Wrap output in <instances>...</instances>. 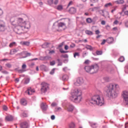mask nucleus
<instances>
[{
  "label": "nucleus",
  "mask_w": 128,
  "mask_h": 128,
  "mask_svg": "<svg viewBox=\"0 0 128 128\" xmlns=\"http://www.w3.org/2000/svg\"><path fill=\"white\" fill-rule=\"evenodd\" d=\"M14 18L10 20L11 24L14 28V32L18 34L28 32L30 28V23L26 22L22 18H18V20L12 21Z\"/></svg>",
  "instance_id": "nucleus-1"
},
{
  "label": "nucleus",
  "mask_w": 128,
  "mask_h": 128,
  "mask_svg": "<svg viewBox=\"0 0 128 128\" xmlns=\"http://www.w3.org/2000/svg\"><path fill=\"white\" fill-rule=\"evenodd\" d=\"M120 88L118 84H110L105 88V92L110 98H116Z\"/></svg>",
  "instance_id": "nucleus-2"
},
{
  "label": "nucleus",
  "mask_w": 128,
  "mask_h": 128,
  "mask_svg": "<svg viewBox=\"0 0 128 128\" xmlns=\"http://www.w3.org/2000/svg\"><path fill=\"white\" fill-rule=\"evenodd\" d=\"M70 99L72 102H73L79 104V102H81L82 100V92L80 90H76L72 92Z\"/></svg>",
  "instance_id": "nucleus-3"
},
{
  "label": "nucleus",
  "mask_w": 128,
  "mask_h": 128,
  "mask_svg": "<svg viewBox=\"0 0 128 128\" xmlns=\"http://www.w3.org/2000/svg\"><path fill=\"white\" fill-rule=\"evenodd\" d=\"M90 104L102 106L104 104V98L98 94L94 95L90 100Z\"/></svg>",
  "instance_id": "nucleus-4"
},
{
  "label": "nucleus",
  "mask_w": 128,
  "mask_h": 128,
  "mask_svg": "<svg viewBox=\"0 0 128 128\" xmlns=\"http://www.w3.org/2000/svg\"><path fill=\"white\" fill-rule=\"evenodd\" d=\"M100 67L97 64H94L90 66H85L84 70L88 74H96L98 72Z\"/></svg>",
  "instance_id": "nucleus-5"
},
{
  "label": "nucleus",
  "mask_w": 128,
  "mask_h": 128,
  "mask_svg": "<svg viewBox=\"0 0 128 128\" xmlns=\"http://www.w3.org/2000/svg\"><path fill=\"white\" fill-rule=\"evenodd\" d=\"M66 24L64 22L54 23L53 26V28L58 32H60L64 30Z\"/></svg>",
  "instance_id": "nucleus-6"
},
{
  "label": "nucleus",
  "mask_w": 128,
  "mask_h": 128,
  "mask_svg": "<svg viewBox=\"0 0 128 128\" xmlns=\"http://www.w3.org/2000/svg\"><path fill=\"white\" fill-rule=\"evenodd\" d=\"M122 96L124 102L128 106V91L124 90L122 93Z\"/></svg>",
  "instance_id": "nucleus-7"
},
{
  "label": "nucleus",
  "mask_w": 128,
  "mask_h": 128,
  "mask_svg": "<svg viewBox=\"0 0 128 128\" xmlns=\"http://www.w3.org/2000/svg\"><path fill=\"white\" fill-rule=\"evenodd\" d=\"M82 84H84V79L82 78H77L74 82V84L76 86H80Z\"/></svg>",
  "instance_id": "nucleus-8"
},
{
  "label": "nucleus",
  "mask_w": 128,
  "mask_h": 128,
  "mask_svg": "<svg viewBox=\"0 0 128 128\" xmlns=\"http://www.w3.org/2000/svg\"><path fill=\"white\" fill-rule=\"evenodd\" d=\"M48 90V85L46 83L42 82L40 90L42 92H46Z\"/></svg>",
  "instance_id": "nucleus-9"
},
{
  "label": "nucleus",
  "mask_w": 128,
  "mask_h": 128,
  "mask_svg": "<svg viewBox=\"0 0 128 128\" xmlns=\"http://www.w3.org/2000/svg\"><path fill=\"white\" fill-rule=\"evenodd\" d=\"M6 28V22H4V20H0V32H4Z\"/></svg>",
  "instance_id": "nucleus-10"
},
{
  "label": "nucleus",
  "mask_w": 128,
  "mask_h": 128,
  "mask_svg": "<svg viewBox=\"0 0 128 128\" xmlns=\"http://www.w3.org/2000/svg\"><path fill=\"white\" fill-rule=\"evenodd\" d=\"M36 91L34 90V89L32 88H28L27 90L26 91V93L28 94V96H32V94H34V92Z\"/></svg>",
  "instance_id": "nucleus-11"
},
{
  "label": "nucleus",
  "mask_w": 128,
  "mask_h": 128,
  "mask_svg": "<svg viewBox=\"0 0 128 128\" xmlns=\"http://www.w3.org/2000/svg\"><path fill=\"white\" fill-rule=\"evenodd\" d=\"M5 120L8 122H12L14 120V117L12 115H8L6 116Z\"/></svg>",
  "instance_id": "nucleus-12"
},
{
  "label": "nucleus",
  "mask_w": 128,
  "mask_h": 128,
  "mask_svg": "<svg viewBox=\"0 0 128 128\" xmlns=\"http://www.w3.org/2000/svg\"><path fill=\"white\" fill-rule=\"evenodd\" d=\"M66 108L68 112H72V110H74V107L72 104L67 105Z\"/></svg>",
  "instance_id": "nucleus-13"
},
{
  "label": "nucleus",
  "mask_w": 128,
  "mask_h": 128,
  "mask_svg": "<svg viewBox=\"0 0 128 128\" xmlns=\"http://www.w3.org/2000/svg\"><path fill=\"white\" fill-rule=\"evenodd\" d=\"M28 126V124L26 122H22L20 124L21 128H27Z\"/></svg>",
  "instance_id": "nucleus-14"
},
{
  "label": "nucleus",
  "mask_w": 128,
  "mask_h": 128,
  "mask_svg": "<svg viewBox=\"0 0 128 128\" xmlns=\"http://www.w3.org/2000/svg\"><path fill=\"white\" fill-rule=\"evenodd\" d=\"M40 106H41V108H42L43 110H46L48 108V105H46V104L44 102L41 104Z\"/></svg>",
  "instance_id": "nucleus-15"
},
{
  "label": "nucleus",
  "mask_w": 128,
  "mask_h": 128,
  "mask_svg": "<svg viewBox=\"0 0 128 128\" xmlns=\"http://www.w3.org/2000/svg\"><path fill=\"white\" fill-rule=\"evenodd\" d=\"M69 12H70V14H76V8H74L72 7L70 8L69 10Z\"/></svg>",
  "instance_id": "nucleus-16"
},
{
  "label": "nucleus",
  "mask_w": 128,
  "mask_h": 128,
  "mask_svg": "<svg viewBox=\"0 0 128 128\" xmlns=\"http://www.w3.org/2000/svg\"><path fill=\"white\" fill-rule=\"evenodd\" d=\"M114 38L112 37L108 38L106 40V42H108V44H112V42H114Z\"/></svg>",
  "instance_id": "nucleus-17"
},
{
  "label": "nucleus",
  "mask_w": 128,
  "mask_h": 128,
  "mask_svg": "<svg viewBox=\"0 0 128 128\" xmlns=\"http://www.w3.org/2000/svg\"><path fill=\"white\" fill-rule=\"evenodd\" d=\"M20 104H22V106H26V104H27L26 100L24 98H22L20 100Z\"/></svg>",
  "instance_id": "nucleus-18"
},
{
  "label": "nucleus",
  "mask_w": 128,
  "mask_h": 128,
  "mask_svg": "<svg viewBox=\"0 0 128 128\" xmlns=\"http://www.w3.org/2000/svg\"><path fill=\"white\" fill-rule=\"evenodd\" d=\"M20 44H22V46H30V42L22 41V42H20Z\"/></svg>",
  "instance_id": "nucleus-19"
},
{
  "label": "nucleus",
  "mask_w": 128,
  "mask_h": 128,
  "mask_svg": "<svg viewBox=\"0 0 128 128\" xmlns=\"http://www.w3.org/2000/svg\"><path fill=\"white\" fill-rule=\"evenodd\" d=\"M90 126L91 128H98V124H96V122H90Z\"/></svg>",
  "instance_id": "nucleus-20"
},
{
  "label": "nucleus",
  "mask_w": 128,
  "mask_h": 128,
  "mask_svg": "<svg viewBox=\"0 0 128 128\" xmlns=\"http://www.w3.org/2000/svg\"><path fill=\"white\" fill-rule=\"evenodd\" d=\"M18 52V50H16V49H12L10 51V54H16V52Z\"/></svg>",
  "instance_id": "nucleus-21"
},
{
  "label": "nucleus",
  "mask_w": 128,
  "mask_h": 128,
  "mask_svg": "<svg viewBox=\"0 0 128 128\" xmlns=\"http://www.w3.org/2000/svg\"><path fill=\"white\" fill-rule=\"evenodd\" d=\"M85 32L86 34H88V36H92V34H94V32L90 30H86Z\"/></svg>",
  "instance_id": "nucleus-22"
},
{
  "label": "nucleus",
  "mask_w": 128,
  "mask_h": 128,
  "mask_svg": "<svg viewBox=\"0 0 128 128\" xmlns=\"http://www.w3.org/2000/svg\"><path fill=\"white\" fill-rule=\"evenodd\" d=\"M85 48L86 50H94V48L90 45H86Z\"/></svg>",
  "instance_id": "nucleus-23"
},
{
  "label": "nucleus",
  "mask_w": 128,
  "mask_h": 128,
  "mask_svg": "<svg viewBox=\"0 0 128 128\" xmlns=\"http://www.w3.org/2000/svg\"><path fill=\"white\" fill-rule=\"evenodd\" d=\"M62 80H68V75H64L62 76Z\"/></svg>",
  "instance_id": "nucleus-24"
},
{
  "label": "nucleus",
  "mask_w": 128,
  "mask_h": 128,
  "mask_svg": "<svg viewBox=\"0 0 128 128\" xmlns=\"http://www.w3.org/2000/svg\"><path fill=\"white\" fill-rule=\"evenodd\" d=\"M70 128H76V124L74 122H71L69 125Z\"/></svg>",
  "instance_id": "nucleus-25"
},
{
  "label": "nucleus",
  "mask_w": 128,
  "mask_h": 128,
  "mask_svg": "<svg viewBox=\"0 0 128 128\" xmlns=\"http://www.w3.org/2000/svg\"><path fill=\"white\" fill-rule=\"evenodd\" d=\"M110 6H112V4L109 2L104 4L105 8H108Z\"/></svg>",
  "instance_id": "nucleus-26"
},
{
  "label": "nucleus",
  "mask_w": 128,
  "mask_h": 128,
  "mask_svg": "<svg viewBox=\"0 0 128 128\" xmlns=\"http://www.w3.org/2000/svg\"><path fill=\"white\" fill-rule=\"evenodd\" d=\"M56 8L58 10H64V8L62 5L58 6Z\"/></svg>",
  "instance_id": "nucleus-27"
},
{
  "label": "nucleus",
  "mask_w": 128,
  "mask_h": 128,
  "mask_svg": "<svg viewBox=\"0 0 128 128\" xmlns=\"http://www.w3.org/2000/svg\"><path fill=\"white\" fill-rule=\"evenodd\" d=\"M116 2L118 4H124V0H120L116 1Z\"/></svg>",
  "instance_id": "nucleus-28"
},
{
  "label": "nucleus",
  "mask_w": 128,
  "mask_h": 128,
  "mask_svg": "<svg viewBox=\"0 0 128 128\" xmlns=\"http://www.w3.org/2000/svg\"><path fill=\"white\" fill-rule=\"evenodd\" d=\"M86 22H88V24H90L91 22H92V18H88L86 20Z\"/></svg>",
  "instance_id": "nucleus-29"
},
{
  "label": "nucleus",
  "mask_w": 128,
  "mask_h": 128,
  "mask_svg": "<svg viewBox=\"0 0 128 128\" xmlns=\"http://www.w3.org/2000/svg\"><path fill=\"white\" fill-rule=\"evenodd\" d=\"M119 62H124V57L122 56L119 58Z\"/></svg>",
  "instance_id": "nucleus-30"
},
{
  "label": "nucleus",
  "mask_w": 128,
  "mask_h": 128,
  "mask_svg": "<svg viewBox=\"0 0 128 128\" xmlns=\"http://www.w3.org/2000/svg\"><path fill=\"white\" fill-rule=\"evenodd\" d=\"M48 43H45L42 46V48H48Z\"/></svg>",
  "instance_id": "nucleus-31"
},
{
  "label": "nucleus",
  "mask_w": 128,
  "mask_h": 128,
  "mask_svg": "<svg viewBox=\"0 0 128 128\" xmlns=\"http://www.w3.org/2000/svg\"><path fill=\"white\" fill-rule=\"evenodd\" d=\"M16 46V42H13L10 44L9 46L10 48H12V46Z\"/></svg>",
  "instance_id": "nucleus-32"
},
{
  "label": "nucleus",
  "mask_w": 128,
  "mask_h": 128,
  "mask_svg": "<svg viewBox=\"0 0 128 128\" xmlns=\"http://www.w3.org/2000/svg\"><path fill=\"white\" fill-rule=\"evenodd\" d=\"M28 82H30V78H26L25 80L24 84H28Z\"/></svg>",
  "instance_id": "nucleus-33"
},
{
  "label": "nucleus",
  "mask_w": 128,
  "mask_h": 128,
  "mask_svg": "<svg viewBox=\"0 0 128 128\" xmlns=\"http://www.w3.org/2000/svg\"><path fill=\"white\" fill-rule=\"evenodd\" d=\"M104 80L106 82H110V78L107 77V76L104 77Z\"/></svg>",
  "instance_id": "nucleus-34"
},
{
  "label": "nucleus",
  "mask_w": 128,
  "mask_h": 128,
  "mask_svg": "<svg viewBox=\"0 0 128 128\" xmlns=\"http://www.w3.org/2000/svg\"><path fill=\"white\" fill-rule=\"evenodd\" d=\"M74 58H76V56H80V53L78 52H75L74 54Z\"/></svg>",
  "instance_id": "nucleus-35"
},
{
  "label": "nucleus",
  "mask_w": 128,
  "mask_h": 128,
  "mask_svg": "<svg viewBox=\"0 0 128 128\" xmlns=\"http://www.w3.org/2000/svg\"><path fill=\"white\" fill-rule=\"evenodd\" d=\"M97 56H100V54H102V51H97L96 52Z\"/></svg>",
  "instance_id": "nucleus-36"
},
{
  "label": "nucleus",
  "mask_w": 128,
  "mask_h": 128,
  "mask_svg": "<svg viewBox=\"0 0 128 128\" xmlns=\"http://www.w3.org/2000/svg\"><path fill=\"white\" fill-rule=\"evenodd\" d=\"M26 72V70L21 69L18 70V72H19V74H22V72Z\"/></svg>",
  "instance_id": "nucleus-37"
},
{
  "label": "nucleus",
  "mask_w": 128,
  "mask_h": 128,
  "mask_svg": "<svg viewBox=\"0 0 128 128\" xmlns=\"http://www.w3.org/2000/svg\"><path fill=\"white\" fill-rule=\"evenodd\" d=\"M56 112H60L62 110V108L60 107H58L55 109Z\"/></svg>",
  "instance_id": "nucleus-38"
},
{
  "label": "nucleus",
  "mask_w": 128,
  "mask_h": 128,
  "mask_svg": "<svg viewBox=\"0 0 128 128\" xmlns=\"http://www.w3.org/2000/svg\"><path fill=\"white\" fill-rule=\"evenodd\" d=\"M48 2L49 4H54V0H48Z\"/></svg>",
  "instance_id": "nucleus-39"
},
{
  "label": "nucleus",
  "mask_w": 128,
  "mask_h": 128,
  "mask_svg": "<svg viewBox=\"0 0 128 128\" xmlns=\"http://www.w3.org/2000/svg\"><path fill=\"white\" fill-rule=\"evenodd\" d=\"M6 68H12V64H10L8 63L6 64Z\"/></svg>",
  "instance_id": "nucleus-40"
},
{
  "label": "nucleus",
  "mask_w": 128,
  "mask_h": 128,
  "mask_svg": "<svg viewBox=\"0 0 128 128\" xmlns=\"http://www.w3.org/2000/svg\"><path fill=\"white\" fill-rule=\"evenodd\" d=\"M56 64V61L53 60L50 62V66H54Z\"/></svg>",
  "instance_id": "nucleus-41"
},
{
  "label": "nucleus",
  "mask_w": 128,
  "mask_h": 128,
  "mask_svg": "<svg viewBox=\"0 0 128 128\" xmlns=\"http://www.w3.org/2000/svg\"><path fill=\"white\" fill-rule=\"evenodd\" d=\"M90 10H91L92 12H94V10H98V8L94 7V8H91Z\"/></svg>",
  "instance_id": "nucleus-42"
},
{
  "label": "nucleus",
  "mask_w": 128,
  "mask_h": 128,
  "mask_svg": "<svg viewBox=\"0 0 128 128\" xmlns=\"http://www.w3.org/2000/svg\"><path fill=\"white\" fill-rule=\"evenodd\" d=\"M90 60H86L84 62V64H90Z\"/></svg>",
  "instance_id": "nucleus-43"
},
{
  "label": "nucleus",
  "mask_w": 128,
  "mask_h": 128,
  "mask_svg": "<svg viewBox=\"0 0 128 128\" xmlns=\"http://www.w3.org/2000/svg\"><path fill=\"white\" fill-rule=\"evenodd\" d=\"M22 116L23 118H26V116H28V114L24 112L22 114Z\"/></svg>",
  "instance_id": "nucleus-44"
},
{
  "label": "nucleus",
  "mask_w": 128,
  "mask_h": 128,
  "mask_svg": "<svg viewBox=\"0 0 128 128\" xmlns=\"http://www.w3.org/2000/svg\"><path fill=\"white\" fill-rule=\"evenodd\" d=\"M26 64H23L22 65V70H26Z\"/></svg>",
  "instance_id": "nucleus-45"
},
{
  "label": "nucleus",
  "mask_w": 128,
  "mask_h": 128,
  "mask_svg": "<svg viewBox=\"0 0 128 128\" xmlns=\"http://www.w3.org/2000/svg\"><path fill=\"white\" fill-rule=\"evenodd\" d=\"M125 72H126V74H128V65L125 67Z\"/></svg>",
  "instance_id": "nucleus-46"
},
{
  "label": "nucleus",
  "mask_w": 128,
  "mask_h": 128,
  "mask_svg": "<svg viewBox=\"0 0 128 128\" xmlns=\"http://www.w3.org/2000/svg\"><path fill=\"white\" fill-rule=\"evenodd\" d=\"M2 74H8V72L6 70H2Z\"/></svg>",
  "instance_id": "nucleus-47"
},
{
  "label": "nucleus",
  "mask_w": 128,
  "mask_h": 128,
  "mask_svg": "<svg viewBox=\"0 0 128 128\" xmlns=\"http://www.w3.org/2000/svg\"><path fill=\"white\" fill-rule=\"evenodd\" d=\"M54 52H56L54 50H50V52H49V54H54Z\"/></svg>",
  "instance_id": "nucleus-48"
},
{
  "label": "nucleus",
  "mask_w": 128,
  "mask_h": 128,
  "mask_svg": "<svg viewBox=\"0 0 128 128\" xmlns=\"http://www.w3.org/2000/svg\"><path fill=\"white\" fill-rule=\"evenodd\" d=\"M60 52H61L62 54H65L66 52H66L64 50L62 49H60Z\"/></svg>",
  "instance_id": "nucleus-49"
},
{
  "label": "nucleus",
  "mask_w": 128,
  "mask_h": 128,
  "mask_svg": "<svg viewBox=\"0 0 128 128\" xmlns=\"http://www.w3.org/2000/svg\"><path fill=\"white\" fill-rule=\"evenodd\" d=\"M2 14H4V11L0 8V16H2Z\"/></svg>",
  "instance_id": "nucleus-50"
},
{
  "label": "nucleus",
  "mask_w": 128,
  "mask_h": 128,
  "mask_svg": "<svg viewBox=\"0 0 128 128\" xmlns=\"http://www.w3.org/2000/svg\"><path fill=\"white\" fill-rule=\"evenodd\" d=\"M106 40H104L100 44H102V46H104V44H106Z\"/></svg>",
  "instance_id": "nucleus-51"
},
{
  "label": "nucleus",
  "mask_w": 128,
  "mask_h": 128,
  "mask_svg": "<svg viewBox=\"0 0 128 128\" xmlns=\"http://www.w3.org/2000/svg\"><path fill=\"white\" fill-rule=\"evenodd\" d=\"M96 34H100V30H96L95 31Z\"/></svg>",
  "instance_id": "nucleus-52"
},
{
  "label": "nucleus",
  "mask_w": 128,
  "mask_h": 128,
  "mask_svg": "<svg viewBox=\"0 0 128 128\" xmlns=\"http://www.w3.org/2000/svg\"><path fill=\"white\" fill-rule=\"evenodd\" d=\"M3 110H8V106H4Z\"/></svg>",
  "instance_id": "nucleus-53"
},
{
  "label": "nucleus",
  "mask_w": 128,
  "mask_h": 128,
  "mask_svg": "<svg viewBox=\"0 0 128 128\" xmlns=\"http://www.w3.org/2000/svg\"><path fill=\"white\" fill-rule=\"evenodd\" d=\"M75 47H76V44H72L71 45H70V48H72Z\"/></svg>",
  "instance_id": "nucleus-54"
},
{
  "label": "nucleus",
  "mask_w": 128,
  "mask_h": 128,
  "mask_svg": "<svg viewBox=\"0 0 128 128\" xmlns=\"http://www.w3.org/2000/svg\"><path fill=\"white\" fill-rule=\"evenodd\" d=\"M64 44V42H62V43L60 44L58 46V48H62Z\"/></svg>",
  "instance_id": "nucleus-55"
},
{
  "label": "nucleus",
  "mask_w": 128,
  "mask_h": 128,
  "mask_svg": "<svg viewBox=\"0 0 128 128\" xmlns=\"http://www.w3.org/2000/svg\"><path fill=\"white\" fill-rule=\"evenodd\" d=\"M54 74V68L52 69L50 72V74Z\"/></svg>",
  "instance_id": "nucleus-56"
},
{
  "label": "nucleus",
  "mask_w": 128,
  "mask_h": 128,
  "mask_svg": "<svg viewBox=\"0 0 128 128\" xmlns=\"http://www.w3.org/2000/svg\"><path fill=\"white\" fill-rule=\"evenodd\" d=\"M51 106H57V104L56 102H53Z\"/></svg>",
  "instance_id": "nucleus-57"
},
{
  "label": "nucleus",
  "mask_w": 128,
  "mask_h": 128,
  "mask_svg": "<svg viewBox=\"0 0 128 128\" xmlns=\"http://www.w3.org/2000/svg\"><path fill=\"white\" fill-rule=\"evenodd\" d=\"M58 4V0H55L54 1V4L56 5V4Z\"/></svg>",
  "instance_id": "nucleus-58"
},
{
  "label": "nucleus",
  "mask_w": 128,
  "mask_h": 128,
  "mask_svg": "<svg viewBox=\"0 0 128 128\" xmlns=\"http://www.w3.org/2000/svg\"><path fill=\"white\" fill-rule=\"evenodd\" d=\"M106 30H110V26L109 25H106Z\"/></svg>",
  "instance_id": "nucleus-59"
},
{
  "label": "nucleus",
  "mask_w": 128,
  "mask_h": 128,
  "mask_svg": "<svg viewBox=\"0 0 128 128\" xmlns=\"http://www.w3.org/2000/svg\"><path fill=\"white\" fill-rule=\"evenodd\" d=\"M101 24H102V26H104V24H106V21L104 20H102L101 22Z\"/></svg>",
  "instance_id": "nucleus-60"
},
{
  "label": "nucleus",
  "mask_w": 128,
  "mask_h": 128,
  "mask_svg": "<svg viewBox=\"0 0 128 128\" xmlns=\"http://www.w3.org/2000/svg\"><path fill=\"white\" fill-rule=\"evenodd\" d=\"M92 2H98V0H90Z\"/></svg>",
  "instance_id": "nucleus-61"
},
{
  "label": "nucleus",
  "mask_w": 128,
  "mask_h": 128,
  "mask_svg": "<svg viewBox=\"0 0 128 128\" xmlns=\"http://www.w3.org/2000/svg\"><path fill=\"white\" fill-rule=\"evenodd\" d=\"M54 118H56V116H54V115H52L51 116V120H54Z\"/></svg>",
  "instance_id": "nucleus-62"
},
{
  "label": "nucleus",
  "mask_w": 128,
  "mask_h": 128,
  "mask_svg": "<svg viewBox=\"0 0 128 128\" xmlns=\"http://www.w3.org/2000/svg\"><path fill=\"white\" fill-rule=\"evenodd\" d=\"M125 26H126V28H128V21H126L125 22Z\"/></svg>",
  "instance_id": "nucleus-63"
},
{
  "label": "nucleus",
  "mask_w": 128,
  "mask_h": 128,
  "mask_svg": "<svg viewBox=\"0 0 128 128\" xmlns=\"http://www.w3.org/2000/svg\"><path fill=\"white\" fill-rule=\"evenodd\" d=\"M125 128H128V122L126 123Z\"/></svg>",
  "instance_id": "nucleus-64"
}]
</instances>
